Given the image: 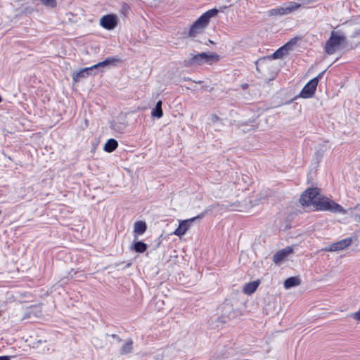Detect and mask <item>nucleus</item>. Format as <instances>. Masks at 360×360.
Segmentation results:
<instances>
[{
    "label": "nucleus",
    "mask_w": 360,
    "mask_h": 360,
    "mask_svg": "<svg viewBox=\"0 0 360 360\" xmlns=\"http://www.w3.org/2000/svg\"><path fill=\"white\" fill-rule=\"evenodd\" d=\"M293 252V249L290 246H288L281 250L276 252L273 256V262L278 264L283 261L290 254Z\"/></svg>",
    "instance_id": "nucleus-11"
},
{
    "label": "nucleus",
    "mask_w": 360,
    "mask_h": 360,
    "mask_svg": "<svg viewBox=\"0 0 360 360\" xmlns=\"http://www.w3.org/2000/svg\"><path fill=\"white\" fill-rule=\"evenodd\" d=\"M118 147V142L114 139H110L103 146V150L108 153H112Z\"/></svg>",
    "instance_id": "nucleus-17"
},
{
    "label": "nucleus",
    "mask_w": 360,
    "mask_h": 360,
    "mask_svg": "<svg viewBox=\"0 0 360 360\" xmlns=\"http://www.w3.org/2000/svg\"><path fill=\"white\" fill-rule=\"evenodd\" d=\"M352 316L354 320L360 321V310L354 313Z\"/></svg>",
    "instance_id": "nucleus-27"
},
{
    "label": "nucleus",
    "mask_w": 360,
    "mask_h": 360,
    "mask_svg": "<svg viewBox=\"0 0 360 360\" xmlns=\"http://www.w3.org/2000/svg\"><path fill=\"white\" fill-rule=\"evenodd\" d=\"M300 7V4L291 1L285 5L284 6H281L269 10L268 11V15L269 16L286 15L292 13V11L298 9Z\"/></svg>",
    "instance_id": "nucleus-5"
},
{
    "label": "nucleus",
    "mask_w": 360,
    "mask_h": 360,
    "mask_svg": "<svg viewBox=\"0 0 360 360\" xmlns=\"http://www.w3.org/2000/svg\"><path fill=\"white\" fill-rule=\"evenodd\" d=\"M131 11L130 6L127 3H122L120 8V14L124 17H127Z\"/></svg>",
    "instance_id": "nucleus-21"
},
{
    "label": "nucleus",
    "mask_w": 360,
    "mask_h": 360,
    "mask_svg": "<svg viewBox=\"0 0 360 360\" xmlns=\"http://www.w3.org/2000/svg\"><path fill=\"white\" fill-rule=\"evenodd\" d=\"M203 216L204 213H201L191 219L181 221L179 223V227L174 231V233L179 237L184 236L187 231V230L189 229L192 222H193L196 219H201L202 217H203Z\"/></svg>",
    "instance_id": "nucleus-7"
},
{
    "label": "nucleus",
    "mask_w": 360,
    "mask_h": 360,
    "mask_svg": "<svg viewBox=\"0 0 360 360\" xmlns=\"http://www.w3.org/2000/svg\"><path fill=\"white\" fill-rule=\"evenodd\" d=\"M9 356H0V360H10Z\"/></svg>",
    "instance_id": "nucleus-32"
},
{
    "label": "nucleus",
    "mask_w": 360,
    "mask_h": 360,
    "mask_svg": "<svg viewBox=\"0 0 360 360\" xmlns=\"http://www.w3.org/2000/svg\"><path fill=\"white\" fill-rule=\"evenodd\" d=\"M319 191L320 189L318 188H307L301 195L300 203L306 206L313 205L317 210H326L342 214L346 212L340 205L328 198L321 196Z\"/></svg>",
    "instance_id": "nucleus-1"
},
{
    "label": "nucleus",
    "mask_w": 360,
    "mask_h": 360,
    "mask_svg": "<svg viewBox=\"0 0 360 360\" xmlns=\"http://www.w3.org/2000/svg\"><path fill=\"white\" fill-rule=\"evenodd\" d=\"M96 69V68H94V65L89 68H83V72H85L86 77L89 75H95L96 73H93L94 70Z\"/></svg>",
    "instance_id": "nucleus-24"
},
{
    "label": "nucleus",
    "mask_w": 360,
    "mask_h": 360,
    "mask_svg": "<svg viewBox=\"0 0 360 360\" xmlns=\"http://www.w3.org/2000/svg\"><path fill=\"white\" fill-rule=\"evenodd\" d=\"M352 242V238H346L345 239H342L340 241H338L336 243H334L331 245H330L329 247L326 248L325 250L330 251V252H334V251H339L344 250L345 248H347L351 245Z\"/></svg>",
    "instance_id": "nucleus-10"
},
{
    "label": "nucleus",
    "mask_w": 360,
    "mask_h": 360,
    "mask_svg": "<svg viewBox=\"0 0 360 360\" xmlns=\"http://www.w3.org/2000/svg\"><path fill=\"white\" fill-rule=\"evenodd\" d=\"M42 4L46 6H49L51 8H54L57 5V2L56 0H39Z\"/></svg>",
    "instance_id": "nucleus-23"
},
{
    "label": "nucleus",
    "mask_w": 360,
    "mask_h": 360,
    "mask_svg": "<svg viewBox=\"0 0 360 360\" xmlns=\"http://www.w3.org/2000/svg\"><path fill=\"white\" fill-rule=\"evenodd\" d=\"M133 340L131 339H129L127 340L124 344L122 346V347L120 349V355H127L128 354H130L133 351Z\"/></svg>",
    "instance_id": "nucleus-16"
},
{
    "label": "nucleus",
    "mask_w": 360,
    "mask_h": 360,
    "mask_svg": "<svg viewBox=\"0 0 360 360\" xmlns=\"http://www.w3.org/2000/svg\"><path fill=\"white\" fill-rule=\"evenodd\" d=\"M219 11L217 8L210 9L200 16L191 26L188 37L195 38L199 33L202 32L203 30L208 25L211 18L217 15Z\"/></svg>",
    "instance_id": "nucleus-3"
},
{
    "label": "nucleus",
    "mask_w": 360,
    "mask_h": 360,
    "mask_svg": "<svg viewBox=\"0 0 360 360\" xmlns=\"http://www.w3.org/2000/svg\"><path fill=\"white\" fill-rule=\"evenodd\" d=\"M317 85V79H311L302 89L300 94V97L304 98H311L316 91Z\"/></svg>",
    "instance_id": "nucleus-8"
},
{
    "label": "nucleus",
    "mask_w": 360,
    "mask_h": 360,
    "mask_svg": "<svg viewBox=\"0 0 360 360\" xmlns=\"http://www.w3.org/2000/svg\"><path fill=\"white\" fill-rule=\"evenodd\" d=\"M300 284V279L295 276L289 277L284 281V287L285 289H290L291 288L297 286Z\"/></svg>",
    "instance_id": "nucleus-18"
},
{
    "label": "nucleus",
    "mask_w": 360,
    "mask_h": 360,
    "mask_svg": "<svg viewBox=\"0 0 360 360\" xmlns=\"http://www.w3.org/2000/svg\"><path fill=\"white\" fill-rule=\"evenodd\" d=\"M352 316L354 320L360 321V310L354 313Z\"/></svg>",
    "instance_id": "nucleus-26"
},
{
    "label": "nucleus",
    "mask_w": 360,
    "mask_h": 360,
    "mask_svg": "<svg viewBox=\"0 0 360 360\" xmlns=\"http://www.w3.org/2000/svg\"><path fill=\"white\" fill-rule=\"evenodd\" d=\"M210 120L212 123H215V122H221V119L217 116V115L215 114H212L211 116H210Z\"/></svg>",
    "instance_id": "nucleus-25"
},
{
    "label": "nucleus",
    "mask_w": 360,
    "mask_h": 360,
    "mask_svg": "<svg viewBox=\"0 0 360 360\" xmlns=\"http://www.w3.org/2000/svg\"><path fill=\"white\" fill-rule=\"evenodd\" d=\"M241 87H242V89H244V90H245V89H248V84H242V85H241Z\"/></svg>",
    "instance_id": "nucleus-33"
},
{
    "label": "nucleus",
    "mask_w": 360,
    "mask_h": 360,
    "mask_svg": "<svg viewBox=\"0 0 360 360\" xmlns=\"http://www.w3.org/2000/svg\"><path fill=\"white\" fill-rule=\"evenodd\" d=\"M118 23V18L115 14H107L100 20V25L108 30H114Z\"/></svg>",
    "instance_id": "nucleus-6"
},
{
    "label": "nucleus",
    "mask_w": 360,
    "mask_h": 360,
    "mask_svg": "<svg viewBox=\"0 0 360 360\" xmlns=\"http://www.w3.org/2000/svg\"><path fill=\"white\" fill-rule=\"evenodd\" d=\"M348 46L349 50H353L360 44V29L355 30L348 39Z\"/></svg>",
    "instance_id": "nucleus-12"
},
{
    "label": "nucleus",
    "mask_w": 360,
    "mask_h": 360,
    "mask_svg": "<svg viewBox=\"0 0 360 360\" xmlns=\"http://www.w3.org/2000/svg\"><path fill=\"white\" fill-rule=\"evenodd\" d=\"M294 42L289 41L283 46L278 49L272 55L267 56L266 58L269 60L282 58L283 56L288 54L289 51L291 49Z\"/></svg>",
    "instance_id": "nucleus-9"
},
{
    "label": "nucleus",
    "mask_w": 360,
    "mask_h": 360,
    "mask_svg": "<svg viewBox=\"0 0 360 360\" xmlns=\"http://www.w3.org/2000/svg\"><path fill=\"white\" fill-rule=\"evenodd\" d=\"M113 339L116 340V341L117 342H120L122 341V339L117 335H115V334H112L110 335Z\"/></svg>",
    "instance_id": "nucleus-30"
},
{
    "label": "nucleus",
    "mask_w": 360,
    "mask_h": 360,
    "mask_svg": "<svg viewBox=\"0 0 360 360\" xmlns=\"http://www.w3.org/2000/svg\"><path fill=\"white\" fill-rule=\"evenodd\" d=\"M326 70H323L321 72H320L316 77H315L314 79H317V84L319 83V81L323 77L324 73H325Z\"/></svg>",
    "instance_id": "nucleus-29"
},
{
    "label": "nucleus",
    "mask_w": 360,
    "mask_h": 360,
    "mask_svg": "<svg viewBox=\"0 0 360 360\" xmlns=\"http://www.w3.org/2000/svg\"><path fill=\"white\" fill-rule=\"evenodd\" d=\"M147 229V226L145 221H138L135 222L134 226V233L135 234V239L137 238V235L143 234Z\"/></svg>",
    "instance_id": "nucleus-13"
},
{
    "label": "nucleus",
    "mask_w": 360,
    "mask_h": 360,
    "mask_svg": "<svg viewBox=\"0 0 360 360\" xmlns=\"http://www.w3.org/2000/svg\"><path fill=\"white\" fill-rule=\"evenodd\" d=\"M265 59H266V58H261V59H259V60H257V61L255 62L256 69H257V70L258 72H259V67H258V64H259V63H261V62L264 61Z\"/></svg>",
    "instance_id": "nucleus-31"
},
{
    "label": "nucleus",
    "mask_w": 360,
    "mask_h": 360,
    "mask_svg": "<svg viewBox=\"0 0 360 360\" xmlns=\"http://www.w3.org/2000/svg\"><path fill=\"white\" fill-rule=\"evenodd\" d=\"M259 285V281H255L246 283L243 287V292L247 295H251L256 291Z\"/></svg>",
    "instance_id": "nucleus-14"
},
{
    "label": "nucleus",
    "mask_w": 360,
    "mask_h": 360,
    "mask_svg": "<svg viewBox=\"0 0 360 360\" xmlns=\"http://www.w3.org/2000/svg\"><path fill=\"white\" fill-rule=\"evenodd\" d=\"M185 80H191L190 78H186Z\"/></svg>",
    "instance_id": "nucleus-36"
},
{
    "label": "nucleus",
    "mask_w": 360,
    "mask_h": 360,
    "mask_svg": "<svg viewBox=\"0 0 360 360\" xmlns=\"http://www.w3.org/2000/svg\"><path fill=\"white\" fill-rule=\"evenodd\" d=\"M220 56L217 53H207L205 52L193 54L191 53L190 57L184 60L186 66L201 65L204 63L212 64L219 60Z\"/></svg>",
    "instance_id": "nucleus-4"
},
{
    "label": "nucleus",
    "mask_w": 360,
    "mask_h": 360,
    "mask_svg": "<svg viewBox=\"0 0 360 360\" xmlns=\"http://www.w3.org/2000/svg\"><path fill=\"white\" fill-rule=\"evenodd\" d=\"M311 1H312V0H308V1H307V3H309V2H311Z\"/></svg>",
    "instance_id": "nucleus-37"
},
{
    "label": "nucleus",
    "mask_w": 360,
    "mask_h": 360,
    "mask_svg": "<svg viewBox=\"0 0 360 360\" xmlns=\"http://www.w3.org/2000/svg\"><path fill=\"white\" fill-rule=\"evenodd\" d=\"M148 245L142 241H136L133 244L132 250L138 253H143L147 250Z\"/></svg>",
    "instance_id": "nucleus-20"
},
{
    "label": "nucleus",
    "mask_w": 360,
    "mask_h": 360,
    "mask_svg": "<svg viewBox=\"0 0 360 360\" xmlns=\"http://www.w3.org/2000/svg\"><path fill=\"white\" fill-rule=\"evenodd\" d=\"M87 77L85 72H83V69H81L78 72L72 73V79L75 82H79L82 78Z\"/></svg>",
    "instance_id": "nucleus-22"
},
{
    "label": "nucleus",
    "mask_w": 360,
    "mask_h": 360,
    "mask_svg": "<svg viewBox=\"0 0 360 360\" xmlns=\"http://www.w3.org/2000/svg\"><path fill=\"white\" fill-rule=\"evenodd\" d=\"M121 60L118 58H107L102 62H99L97 64L94 65V68H96V69H98L99 68H103L106 67L110 65H115V63L120 62Z\"/></svg>",
    "instance_id": "nucleus-15"
},
{
    "label": "nucleus",
    "mask_w": 360,
    "mask_h": 360,
    "mask_svg": "<svg viewBox=\"0 0 360 360\" xmlns=\"http://www.w3.org/2000/svg\"><path fill=\"white\" fill-rule=\"evenodd\" d=\"M348 39L340 30H333L329 39L326 41L324 50L328 55H332L338 49L345 51H350L348 46Z\"/></svg>",
    "instance_id": "nucleus-2"
},
{
    "label": "nucleus",
    "mask_w": 360,
    "mask_h": 360,
    "mask_svg": "<svg viewBox=\"0 0 360 360\" xmlns=\"http://www.w3.org/2000/svg\"><path fill=\"white\" fill-rule=\"evenodd\" d=\"M43 341L41 340H39L37 341V344H39V343H41Z\"/></svg>",
    "instance_id": "nucleus-35"
},
{
    "label": "nucleus",
    "mask_w": 360,
    "mask_h": 360,
    "mask_svg": "<svg viewBox=\"0 0 360 360\" xmlns=\"http://www.w3.org/2000/svg\"><path fill=\"white\" fill-rule=\"evenodd\" d=\"M224 317L218 318L219 321H221V323H225V320H224Z\"/></svg>",
    "instance_id": "nucleus-34"
},
{
    "label": "nucleus",
    "mask_w": 360,
    "mask_h": 360,
    "mask_svg": "<svg viewBox=\"0 0 360 360\" xmlns=\"http://www.w3.org/2000/svg\"><path fill=\"white\" fill-rule=\"evenodd\" d=\"M352 316L354 320L360 321V310L354 313Z\"/></svg>",
    "instance_id": "nucleus-28"
},
{
    "label": "nucleus",
    "mask_w": 360,
    "mask_h": 360,
    "mask_svg": "<svg viewBox=\"0 0 360 360\" xmlns=\"http://www.w3.org/2000/svg\"><path fill=\"white\" fill-rule=\"evenodd\" d=\"M162 101H158L155 105V107L152 110L151 115L153 117L160 118L163 115V111L162 109Z\"/></svg>",
    "instance_id": "nucleus-19"
}]
</instances>
